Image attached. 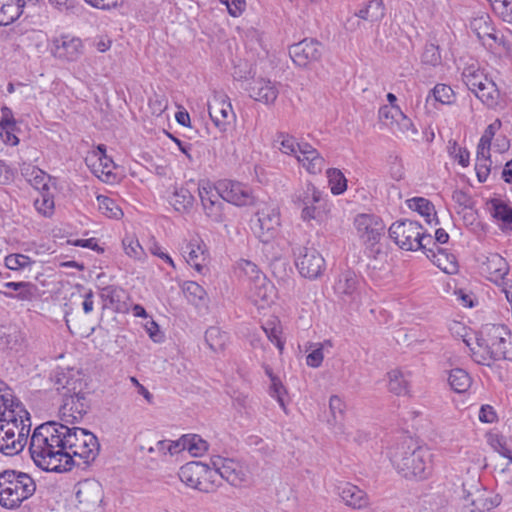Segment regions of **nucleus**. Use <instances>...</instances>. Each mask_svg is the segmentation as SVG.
<instances>
[{
  "mask_svg": "<svg viewBox=\"0 0 512 512\" xmlns=\"http://www.w3.org/2000/svg\"><path fill=\"white\" fill-rule=\"evenodd\" d=\"M30 413L10 389H0V452L14 456L23 451L31 430Z\"/></svg>",
  "mask_w": 512,
  "mask_h": 512,
  "instance_id": "obj_1",
  "label": "nucleus"
},
{
  "mask_svg": "<svg viewBox=\"0 0 512 512\" xmlns=\"http://www.w3.org/2000/svg\"><path fill=\"white\" fill-rule=\"evenodd\" d=\"M60 423L49 421L35 428L29 451L35 464L51 472H63L71 468V457L63 453Z\"/></svg>",
  "mask_w": 512,
  "mask_h": 512,
  "instance_id": "obj_2",
  "label": "nucleus"
},
{
  "mask_svg": "<svg viewBox=\"0 0 512 512\" xmlns=\"http://www.w3.org/2000/svg\"><path fill=\"white\" fill-rule=\"evenodd\" d=\"M429 448L418 445L412 439L398 445L391 454V462L397 472L406 479H427L433 468Z\"/></svg>",
  "mask_w": 512,
  "mask_h": 512,
  "instance_id": "obj_3",
  "label": "nucleus"
},
{
  "mask_svg": "<svg viewBox=\"0 0 512 512\" xmlns=\"http://www.w3.org/2000/svg\"><path fill=\"white\" fill-rule=\"evenodd\" d=\"M52 380L54 389L63 397V404L60 407L61 420L72 424L81 420L89 409L82 379L62 372L56 374Z\"/></svg>",
  "mask_w": 512,
  "mask_h": 512,
  "instance_id": "obj_4",
  "label": "nucleus"
},
{
  "mask_svg": "<svg viewBox=\"0 0 512 512\" xmlns=\"http://www.w3.org/2000/svg\"><path fill=\"white\" fill-rule=\"evenodd\" d=\"M477 344L485 350V354L474 353L476 362L482 365H490L489 361L512 359V333L503 324H487L477 338Z\"/></svg>",
  "mask_w": 512,
  "mask_h": 512,
  "instance_id": "obj_5",
  "label": "nucleus"
},
{
  "mask_svg": "<svg viewBox=\"0 0 512 512\" xmlns=\"http://www.w3.org/2000/svg\"><path fill=\"white\" fill-rule=\"evenodd\" d=\"M36 491L34 479L27 473L7 469L0 472V505L16 509Z\"/></svg>",
  "mask_w": 512,
  "mask_h": 512,
  "instance_id": "obj_6",
  "label": "nucleus"
},
{
  "mask_svg": "<svg viewBox=\"0 0 512 512\" xmlns=\"http://www.w3.org/2000/svg\"><path fill=\"white\" fill-rule=\"evenodd\" d=\"M68 423H60L63 453L69 454L71 463L73 457L77 456L88 464L95 460L99 453L100 445L97 437L90 431L79 428L69 427Z\"/></svg>",
  "mask_w": 512,
  "mask_h": 512,
  "instance_id": "obj_7",
  "label": "nucleus"
},
{
  "mask_svg": "<svg viewBox=\"0 0 512 512\" xmlns=\"http://www.w3.org/2000/svg\"><path fill=\"white\" fill-rule=\"evenodd\" d=\"M240 268L248 278L249 295L251 300L261 307L265 304L268 305L272 303L275 297L274 285L266 278L258 267L251 261L243 260L240 263Z\"/></svg>",
  "mask_w": 512,
  "mask_h": 512,
  "instance_id": "obj_8",
  "label": "nucleus"
},
{
  "mask_svg": "<svg viewBox=\"0 0 512 512\" xmlns=\"http://www.w3.org/2000/svg\"><path fill=\"white\" fill-rule=\"evenodd\" d=\"M254 235L263 243L270 244L278 235L280 212L277 207L265 206L255 213L251 220Z\"/></svg>",
  "mask_w": 512,
  "mask_h": 512,
  "instance_id": "obj_9",
  "label": "nucleus"
},
{
  "mask_svg": "<svg viewBox=\"0 0 512 512\" xmlns=\"http://www.w3.org/2000/svg\"><path fill=\"white\" fill-rule=\"evenodd\" d=\"M422 230L423 227L417 221L404 219L390 226L389 236L401 249L412 251Z\"/></svg>",
  "mask_w": 512,
  "mask_h": 512,
  "instance_id": "obj_10",
  "label": "nucleus"
},
{
  "mask_svg": "<svg viewBox=\"0 0 512 512\" xmlns=\"http://www.w3.org/2000/svg\"><path fill=\"white\" fill-rule=\"evenodd\" d=\"M322 200V192L312 183H306L293 198L296 204L302 206L301 217L304 221L319 219Z\"/></svg>",
  "mask_w": 512,
  "mask_h": 512,
  "instance_id": "obj_11",
  "label": "nucleus"
},
{
  "mask_svg": "<svg viewBox=\"0 0 512 512\" xmlns=\"http://www.w3.org/2000/svg\"><path fill=\"white\" fill-rule=\"evenodd\" d=\"M294 254L296 267L303 277L316 279L323 273L325 260L315 248L299 247Z\"/></svg>",
  "mask_w": 512,
  "mask_h": 512,
  "instance_id": "obj_12",
  "label": "nucleus"
},
{
  "mask_svg": "<svg viewBox=\"0 0 512 512\" xmlns=\"http://www.w3.org/2000/svg\"><path fill=\"white\" fill-rule=\"evenodd\" d=\"M354 226L359 238L369 245L378 243L385 230L384 222L375 214H358L354 219Z\"/></svg>",
  "mask_w": 512,
  "mask_h": 512,
  "instance_id": "obj_13",
  "label": "nucleus"
},
{
  "mask_svg": "<svg viewBox=\"0 0 512 512\" xmlns=\"http://www.w3.org/2000/svg\"><path fill=\"white\" fill-rule=\"evenodd\" d=\"M220 193L223 201L236 206L251 205L254 202V196L251 188L243 183L232 180H221L214 185Z\"/></svg>",
  "mask_w": 512,
  "mask_h": 512,
  "instance_id": "obj_14",
  "label": "nucleus"
},
{
  "mask_svg": "<svg viewBox=\"0 0 512 512\" xmlns=\"http://www.w3.org/2000/svg\"><path fill=\"white\" fill-rule=\"evenodd\" d=\"M199 197L205 215L215 223L224 221V204L221 195L216 188L209 183L200 185L198 188Z\"/></svg>",
  "mask_w": 512,
  "mask_h": 512,
  "instance_id": "obj_15",
  "label": "nucleus"
},
{
  "mask_svg": "<svg viewBox=\"0 0 512 512\" xmlns=\"http://www.w3.org/2000/svg\"><path fill=\"white\" fill-rule=\"evenodd\" d=\"M361 279L354 271L340 273L333 285L334 293L344 303L357 302L360 296Z\"/></svg>",
  "mask_w": 512,
  "mask_h": 512,
  "instance_id": "obj_16",
  "label": "nucleus"
},
{
  "mask_svg": "<svg viewBox=\"0 0 512 512\" xmlns=\"http://www.w3.org/2000/svg\"><path fill=\"white\" fill-rule=\"evenodd\" d=\"M211 465L217 469L221 481L225 480L232 486H240L246 479L245 469L233 459L216 455L211 458Z\"/></svg>",
  "mask_w": 512,
  "mask_h": 512,
  "instance_id": "obj_17",
  "label": "nucleus"
},
{
  "mask_svg": "<svg viewBox=\"0 0 512 512\" xmlns=\"http://www.w3.org/2000/svg\"><path fill=\"white\" fill-rule=\"evenodd\" d=\"M289 55L296 65L305 67L309 62L321 58L322 45L317 40L304 39L289 47Z\"/></svg>",
  "mask_w": 512,
  "mask_h": 512,
  "instance_id": "obj_18",
  "label": "nucleus"
},
{
  "mask_svg": "<svg viewBox=\"0 0 512 512\" xmlns=\"http://www.w3.org/2000/svg\"><path fill=\"white\" fill-rule=\"evenodd\" d=\"M103 497V488L98 481L85 480L78 484L76 499L83 508L94 509L99 507Z\"/></svg>",
  "mask_w": 512,
  "mask_h": 512,
  "instance_id": "obj_19",
  "label": "nucleus"
},
{
  "mask_svg": "<svg viewBox=\"0 0 512 512\" xmlns=\"http://www.w3.org/2000/svg\"><path fill=\"white\" fill-rule=\"evenodd\" d=\"M186 262L192 266L198 273L205 274L208 270L207 264L209 252L205 243L197 238L190 240L183 249Z\"/></svg>",
  "mask_w": 512,
  "mask_h": 512,
  "instance_id": "obj_20",
  "label": "nucleus"
},
{
  "mask_svg": "<svg viewBox=\"0 0 512 512\" xmlns=\"http://www.w3.org/2000/svg\"><path fill=\"white\" fill-rule=\"evenodd\" d=\"M245 90L248 92L251 98L265 104L273 103L279 94L275 84L270 80L263 78L249 81L245 87Z\"/></svg>",
  "mask_w": 512,
  "mask_h": 512,
  "instance_id": "obj_21",
  "label": "nucleus"
},
{
  "mask_svg": "<svg viewBox=\"0 0 512 512\" xmlns=\"http://www.w3.org/2000/svg\"><path fill=\"white\" fill-rule=\"evenodd\" d=\"M337 493L344 504L353 509H363L369 505L367 493L352 483L341 482L337 485Z\"/></svg>",
  "mask_w": 512,
  "mask_h": 512,
  "instance_id": "obj_22",
  "label": "nucleus"
},
{
  "mask_svg": "<svg viewBox=\"0 0 512 512\" xmlns=\"http://www.w3.org/2000/svg\"><path fill=\"white\" fill-rule=\"evenodd\" d=\"M86 161L92 162L93 173L101 178L105 177L104 181H110L113 177L112 170L115 168L113 160L106 155V147L103 144L97 146V150L93 151L92 155L86 158Z\"/></svg>",
  "mask_w": 512,
  "mask_h": 512,
  "instance_id": "obj_23",
  "label": "nucleus"
},
{
  "mask_svg": "<svg viewBox=\"0 0 512 512\" xmlns=\"http://www.w3.org/2000/svg\"><path fill=\"white\" fill-rule=\"evenodd\" d=\"M296 159L310 174L321 173L325 165L324 158L308 143H302Z\"/></svg>",
  "mask_w": 512,
  "mask_h": 512,
  "instance_id": "obj_24",
  "label": "nucleus"
},
{
  "mask_svg": "<svg viewBox=\"0 0 512 512\" xmlns=\"http://www.w3.org/2000/svg\"><path fill=\"white\" fill-rule=\"evenodd\" d=\"M208 112L215 126L225 131L227 124L234 117V112L230 102L225 99L215 98L208 104Z\"/></svg>",
  "mask_w": 512,
  "mask_h": 512,
  "instance_id": "obj_25",
  "label": "nucleus"
},
{
  "mask_svg": "<svg viewBox=\"0 0 512 512\" xmlns=\"http://www.w3.org/2000/svg\"><path fill=\"white\" fill-rule=\"evenodd\" d=\"M56 54L68 61H74L81 54L82 41L76 37L61 36L55 40Z\"/></svg>",
  "mask_w": 512,
  "mask_h": 512,
  "instance_id": "obj_26",
  "label": "nucleus"
},
{
  "mask_svg": "<svg viewBox=\"0 0 512 512\" xmlns=\"http://www.w3.org/2000/svg\"><path fill=\"white\" fill-rule=\"evenodd\" d=\"M462 512H489L499 505L497 497H488L485 493H478L475 496L468 495L465 499Z\"/></svg>",
  "mask_w": 512,
  "mask_h": 512,
  "instance_id": "obj_27",
  "label": "nucleus"
},
{
  "mask_svg": "<svg viewBox=\"0 0 512 512\" xmlns=\"http://www.w3.org/2000/svg\"><path fill=\"white\" fill-rule=\"evenodd\" d=\"M427 257L442 271L448 274L457 272L458 265L456 257L453 254L448 253L443 248L430 249V254L427 253Z\"/></svg>",
  "mask_w": 512,
  "mask_h": 512,
  "instance_id": "obj_28",
  "label": "nucleus"
},
{
  "mask_svg": "<svg viewBox=\"0 0 512 512\" xmlns=\"http://www.w3.org/2000/svg\"><path fill=\"white\" fill-rule=\"evenodd\" d=\"M203 471V463L198 461L188 462L179 470L180 480L188 487L197 489L200 487V477Z\"/></svg>",
  "mask_w": 512,
  "mask_h": 512,
  "instance_id": "obj_29",
  "label": "nucleus"
},
{
  "mask_svg": "<svg viewBox=\"0 0 512 512\" xmlns=\"http://www.w3.org/2000/svg\"><path fill=\"white\" fill-rule=\"evenodd\" d=\"M386 14V8L382 0H370L356 11V17L370 23L380 22Z\"/></svg>",
  "mask_w": 512,
  "mask_h": 512,
  "instance_id": "obj_30",
  "label": "nucleus"
},
{
  "mask_svg": "<svg viewBox=\"0 0 512 512\" xmlns=\"http://www.w3.org/2000/svg\"><path fill=\"white\" fill-rule=\"evenodd\" d=\"M21 174L31 186L40 192L49 190L48 181L50 176L40 168L27 165L21 168Z\"/></svg>",
  "mask_w": 512,
  "mask_h": 512,
  "instance_id": "obj_31",
  "label": "nucleus"
},
{
  "mask_svg": "<svg viewBox=\"0 0 512 512\" xmlns=\"http://www.w3.org/2000/svg\"><path fill=\"white\" fill-rule=\"evenodd\" d=\"M489 279L494 282L503 280L508 274L509 267L507 261L499 254H492L485 263Z\"/></svg>",
  "mask_w": 512,
  "mask_h": 512,
  "instance_id": "obj_32",
  "label": "nucleus"
},
{
  "mask_svg": "<svg viewBox=\"0 0 512 512\" xmlns=\"http://www.w3.org/2000/svg\"><path fill=\"white\" fill-rule=\"evenodd\" d=\"M473 93L488 108H495L499 104L500 92L491 79Z\"/></svg>",
  "mask_w": 512,
  "mask_h": 512,
  "instance_id": "obj_33",
  "label": "nucleus"
},
{
  "mask_svg": "<svg viewBox=\"0 0 512 512\" xmlns=\"http://www.w3.org/2000/svg\"><path fill=\"white\" fill-rule=\"evenodd\" d=\"M221 485L220 475L215 467L203 464V471L200 477V487L198 490L204 493L215 492Z\"/></svg>",
  "mask_w": 512,
  "mask_h": 512,
  "instance_id": "obj_34",
  "label": "nucleus"
},
{
  "mask_svg": "<svg viewBox=\"0 0 512 512\" xmlns=\"http://www.w3.org/2000/svg\"><path fill=\"white\" fill-rule=\"evenodd\" d=\"M22 4L14 0H1L0 26H7L20 17L23 12Z\"/></svg>",
  "mask_w": 512,
  "mask_h": 512,
  "instance_id": "obj_35",
  "label": "nucleus"
},
{
  "mask_svg": "<svg viewBox=\"0 0 512 512\" xmlns=\"http://www.w3.org/2000/svg\"><path fill=\"white\" fill-rule=\"evenodd\" d=\"M462 80L471 92L485 85L490 80L482 70L475 65L464 68L462 72Z\"/></svg>",
  "mask_w": 512,
  "mask_h": 512,
  "instance_id": "obj_36",
  "label": "nucleus"
},
{
  "mask_svg": "<svg viewBox=\"0 0 512 512\" xmlns=\"http://www.w3.org/2000/svg\"><path fill=\"white\" fill-rule=\"evenodd\" d=\"M407 204L411 210L417 211L420 215L425 217L428 223L435 220V224H439V221L436 218L434 205L429 200L423 197H414L407 200Z\"/></svg>",
  "mask_w": 512,
  "mask_h": 512,
  "instance_id": "obj_37",
  "label": "nucleus"
},
{
  "mask_svg": "<svg viewBox=\"0 0 512 512\" xmlns=\"http://www.w3.org/2000/svg\"><path fill=\"white\" fill-rule=\"evenodd\" d=\"M302 143H298L296 139L285 132H278L273 139V147L279 149L282 153L287 155L297 156L299 147Z\"/></svg>",
  "mask_w": 512,
  "mask_h": 512,
  "instance_id": "obj_38",
  "label": "nucleus"
},
{
  "mask_svg": "<svg viewBox=\"0 0 512 512\" xmlns=\"http://www.w3.org/2000/svg\"><path fill=\"white\" fill-rule=\"evenodd\" d=\"M389 390L396 395H406L409 392V374L395 369L388 373Z\"/></svg>",
  "mask_w": 512,
  "mask_h": 512,
  "instance_id": "obj_39",
  "label": "nucleus"
},
{
  "mask_svg": "<svg viewBox=\"0 0 512 512\" xmlns=\"http://www.w3.org/2000/svg\"><path fill=\"white\" fill-rule=\"evenodd\" d=\"M228 334L219 327H209L205 332V341L214 352L222 351L228 342Z\"/></svg>",
  "mask_w": 512,
  "mask_h": 512,
  "instance_id": "obj_40",
  "label": "nucleus"
},
{
  "mask_svg": "<svg viewBox=\"0 0 512 512\" xmlns=\"http://www.w3.org/2000/svg\"><path fill=\"white\" fill-rule=\"evenodd\" d=\"M4 288L17 291V295L12 293L3 292L7 297H16L19 300H31L34 297L36 286L31 282H6L3 284Z\"/></svg>",
  "mask_w": 512,
  "mask_h": 512,
  "instance_id": "obj_41",
  "label": "nucleus"
},
{
  "mask_svg": "<svg viewBox=\"0 0 512 512\" xmlns=\"http://www.w3.org/2000/svg\"><path fill=\"white\" fill-rule=\"evenodd\" d=\"M448 383L455 392L463 393L470 387L471 378L465 370L456 368L449 372Z\"/></svg>",
  "mask_w": 512,
  "mask_h": 512,
  "instance_id": "obj_42",
  "label": "nucleus"
},
{
  "mask_svg": "<svg viewBox=\"0 0 512 512\" xmlns=\"http://www.w3.org/2000/svg\"><path fill=\"white\" fill-rule=\"evenodd\" d=\"M470 29L476 34V36L482 40L483 44L487 43V38L494 29L490 23L488 15H482L475 17L470 21Z\"/></svg>",
  "mask_w": 512,
  "mask_h": 512,
  "instance_id": "obj_43",
  "label": "nucleus"
},
{
  "mask_svg": "<svg viewBox=\"0 0 512 512\" xmlns=\"http://www.w3.org/2000/svg\"><path fill=\"white\" fill-rule=\"evenodd\" d=\"M193 201L194 197L191 192L183 187L176 189L170 199V203L173 205L175 210L179 212L186 211L191 208Z\"/></svg>",
  "mask_w": 512,
  "mask_h": 512,
  "instance_id": "obj_44",
  "label": "nucleus"
},
{
  "mask_svg": "<svg viewBox=\"0 0 512 512\" xmlns=\"http://www.w3.org/2000/svg\"><path fill=\"white\" fill-rule=\"evenodd\" d=\"M97 203L99 211L106 217L120 219L123 216L121 208L113 199L104 195H98Z\"/></svg>",
  "mask_w": 512,
  "mask_h": 512,
  "instance_id": "obj_45",
  "label": "nucleus"
},
{
  "mask_svg": "<svg viewBox=\"0 0 512 512\" xmlns=\"http://www.w3.org/2000/svg\"><path fill=\"white\" fill-rule=\"evenodd\" d=\"M183 448L194 456H200L208 449V443L203 440L199 435H185L182 437Z\"/></svg>",
  "mask_w": 512,
  "mask_h": 512,
  "instance_id": "obj_46",
  "label": "nucleus"
},
{
  "mask_svg": "<svg viewBox=\"0 0 512 512\" xmlns=\"http://www.w3.org/2000/svg\"><path fill=\"white\" fill-rule=\"evenodd\" d=\"M391 131L396 135L402 134L407 138L412 139H414V137L418 134V131L411 119L408 118L403 112L400 114L394 126L391 128Z\"/></svg>",
  "mask_w": 512,
  "mask_h": 512,
  "instance_id": "obj_47",
  "label": "nucleus"
},
{
  "mask_svg": "<svg viewBox=\"0 0 512 512\" xmlns=\"http://www.w3.org/2000/svg\"><path fill=\"white\" fill-rule=\"evenodd\" d=\"M327 178L334 195L342 194L347 189V180L344 174L336 168L327 170Z\"/></svg>",
  "mask_w": 512,
  "mask_h": 512,
  "instance_id": "obj_48",
  "label": "nucleus"
},
{
  "mask_svg": "<svg viewBox=\"0 0 512 512\" xmlns=\"http://www.w3.org/2000/svg\"><path fill=\"white\" fill-rule=\"evenodd\" d=\"M433 99L441 104H451L454 101L455 94L452 88L445 84H437L427 96V102Z\"/></svg>",
  "mask_w": 512,
  "mask_h": 512,
  "instance_id": "obj_49",
  "label": "nucleus"
},
{
  "mask_svg": "<svg viewBox=\"0 0 512 512\" xmlns=\"http://www.w3.org/2000/svg\"><path fill=\"white\" fill-rule=\"evenodd\" d=\"M36 210L45 217H50L54 212V200L48 190L41 191L40 196L34 200Z\"/></svg>",
  "mask_w": 512,
  "mask_h": 512,
  "instance_id": "obj_50",
  "label": "nucleus"
},
{
  "mask_svg": "<svg viewBox=\"0 0 512 512\" xmlns=\"http://www.w3.org/2000/svg\"><path fill=\"white\" fill-rule=\"evenodd\" d=\"M490 48H493L494 45L501 47L504 52L507 54L512 53V41L506 36L503 32L492 30L490 35L487 38V43Z\"/></svg>",
  "mask_w": 512,
  "mask_h": 512,
  "instance_id": "obj_51",
  "label": "nucleus"
},
{
  "mask_svg": "<svg viewBox=\"0 0 512 512\" xmlns=\"http://www.w3.org/2000/svg\"><path fill=\"white\" fill-rule=\"evenodd\" d=\"M401 113L397 105H384L379 109V119L383 125L391 129Z\"/></svg>",
  "mask_w": 512,
  "mask_h": 512,
  "instance_id": "obj_52",
  "label": "nucleus"
},
{
  "mask_svg": "<svg viewBox=\"0 0 512 512\" xmlns=\"http://www.w3.org/2000/svg\"><path fill=\"white\" fill-rule=\"evenodd\" d=\"M442 58L439 46L434 43H427L421 55V62L424 65L436 67L441 64Z\"/></svg>",
  "mask_w": 512,
  "mask_h": 512,
  "instance_id": "obj_53",
  "label": "nucleus"
},
{
  "mask_svg": "<svg viewBox=\"0 0 512 512\" xmlns=\"http://www.w3.org/2000/svg\"><path fill=\"white\" fill-rule=\"evenodd\" d=\"M34 263L30 257L24 254H10L5 257V266L10 270H20L30 267Z\"/></svg>",
  "mask_w": 512,
  "mask_h": 512,
  "instance_id": "obj_54",
  "label": "nucleus"
},
{
  "mask_svg": "<svg viewBox=\"0 0 512 512\" xmlns=\"http://www.w3.org/2000/svg\"><path fill=\"white\" fill-rule=\"evenodd\" d=\"M183 292L189 301L195 302L202 300L206 296V291L197 282L187 281L183 285Z\"/></svg>",
  "mask_w": 512,
  "mask_h": 512,
  "instance_id": "obj_55",
  "label": "nucleus"
},
{
  "mask_svg": "<svg viewBox=\"0 0 512 512\" xmlns=\"http://www.w3.org/2000/svg\"><path fill=\"white\" fill-rule=\"evenodd\" d=\"M267 338L275 344V346L282 352L284 348V342L281 340V328L273 322H267L265 326L262 327Z\"/></svg>",
  "mask_w": 512,
  "mask_h": 512,
  "instance_id": "obj_56",
  "label": "nucleus"
},
{
  "mask_svg": "<svg viewBox=\"0 0 512 512\" xmlns=\"http://www.w3.org/2000/svg\"><path fill=\"white\" fill-rule=\"evenodd\" d=\"M122 244L125 253L129 257L134 259H141V257L144 255V250L137 239L126 237L123 239Z\"/></svg>",
  "mask_w": 512,
  "mask_h": 512,
  "instance_id": "obj_57",
  "label": "nucleus"
},
{
  "mask_svg": "<svg viewBox=\"0 0 512 512\" xmlns=\"http://www.w3.org/2000/svg\"><path fill=\"white\" fill-rule=\"evenodd\" d=\"M415 244L416 246H414L412 251L422 250L426 255L427 253L430 254V249L437 250V248H439L434 238L430 234H426L424 229Z\"/></svg>",
  "mask_w": 512,
  "mask_h": 512,
  "instance_id": "obj_58",
  "label": "nucleus"
},
{
  "mask_svg": "<svg viewBox=\"0 0 512 512\" xmlns=\"http://www.w3.org/2000/svg\"><path fill=\"white\" fill-rule=\"evenodd\" d=\"M493 216L505 224L512 223V208L504 202L493 204Z\"/></svg>",
  "mask_w": 512,
  "mask_h": 512,
  "instance_id": "obj_59",
  "label": "nucleus"
},
{
  "mask_svg": "<svg viewBox=\"0 0 512 512\" xmlns=\"http://www.w3.org/2000/svg\"><path fill=\"white\" fill-rule=\"evenodd\" d=\"M270 385V395L275 398L279 405L285 410L284 403V395L286 394V389L283 386L279 377H272V381Z\"/></svg>",
  "mask_w": 512,
  "mask_h": 512,
  "instance_id": "obj_60",
  "label": "nucleus"
},
{
  "mask_svg": "<svg viewBox=\"0 0 512 512\" xmlns=\"http://www.w3.org/2000/svg\"><path fill=\"white\" fill-rule=\"evenodd\" d=\"M48 3L60 13H70L75 7L77 0H48Z\"/></svg>",
  "mask_w": 512,
  "mask_h": 512,
  "instance_id": "obj_61",
  "label": "nucleus"
},
{
  "mask_svg": "<svg viewBox=\"0 0 512 512\" xmlns=\"http://www.w3.org/2000/svg\"><path fill=\"white\" fill-rule=\"evenodd\" d=\"M144 328L153 342L160 343L163 341L164 335L160 331L159 325L154 320L150 319L147 321Z\"/></svg>",
  "mask_w": 512,
  "mask_h": 512,
  "instance_id": "obj_62",
  "label": "nucleus"
},
{
  "mask_svg": "<svg viewBox=\"0 0 512 512\" xmlns=\"http://www.w3.org/2000/svg\"><path fill=\"white\" fill-rule=\"evenodd\" d=\"M2 119L0 122V136L3 137V130L6 128H14L15 120L13 117L12 110L6 106L1 108Z\"/></svg>",
  "mask_w": 512,
  "mask_h": 512,
  "instance_id": "obj_63",
  "label": "nucleus"
},
{
  "mask_svg": "<svg viewBox=\"0 0 512 512\" xmlns=\"http://www.w3.org/2000/svg\"><path fill=\"white\" fill-rule=\"evenodd\" d=\"M491 164H492V161H483V162L476 161L475 170H476V175H477L478 181L480 183H484L487 181L488 176L491 172Z\"/></svg>",
  "mask_w": 512,
  "mask_h": 512,
  "instance_id": "obj_64",
  "label": "nucleus"
}]
</instances>
